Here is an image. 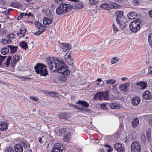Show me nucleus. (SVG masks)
<instances>
[{"label": "nucleus", "instance_id": "f257e3e1", "mask_svg": "<svg viewBox=\"0 0 152 152\" xmlns=\"http://www.w3.org/2000/svg\"><path fill=\"white\" fill-rule=\"evenodd\" d=\"M47 66L53 72H58L61 75L59 77L61 81L65 82L66 80V77L70 73L68 67L64 62L61 59H57L55 60L52 58L46 59Z\"/></svg>", "mask_w": 152, "mask_h": 152}, {"label": "nucleus", "instance_id": "f03ea898", "mask_svg": "<svg viewBox=\"0 0 152 152\" xmlns=\"http://www.w3.org/2000/svg\"><path fill=\"white\" fill-rule=\"evenodd\" d=\"M47 66L44 64L37 63L34 66L35 72L37 74H40V76H45L48 74Z\"/></svg>", "mask_w": 152, "mask_h": 152}, {"label": "nucleus", "instance_id": "7ed1b4c3", "mask_svg": "<svg viewBox=\"0 0 152 152\" xmlns=\"http://www.w3.org/2000/svg\"><path fill=\"white\" fill-rule=\"evenodd\" d=\"M141 22L140 19H137L132 21L129 25L130 30L134 33H136L140 29Z\"/></svg>", "mask_w": 152, "mask_h": 152}, {"label": "nucleus", "instance_id": "20e7f679", "mask_svg": "<svg viewBox=\"0 0 152 152\" xmlns=\"http://www.w3.org/2000/svg\"><path fill=\"white\" fill-rule=\"evenodd\" d=\"M108 93L107 91L105 92H99L95 94L94 97V100L99 99L100 100H107Z\"/></svg>", "mask_w": 152, "mask_h": 152}, {"label": "nucleus", "instance_id": "39448f33", "mask_svg": "<svg viewBox=\"0 0 152 152\" xmlns=\"http://www.w3.org/2000/svg\"><path fill=\"white\" fill-rule=\"evenodd\" d=\"M103 9L108 10L110 9H115L117 8L116 4L115 3L104 2L102 3L100 6Z\"/></svg>", "mask_w": 152, "mask_h": 152}, {"label": "nucleus", "instance_id": "423d86ee", "mask_svg": "<svg viewBox=\"0 0 152 152\" xmlns=\"http://www.w3.org/2000/svg\"><path fill=\"white\" fill-rule=\"evenodd\" d=\"M131 152H140L141 150V144L138 141L132 142L130 145Z\"/></svg>", "mask_w": 152, "mask_h": 152}, {"label": "nucleus", "instance_id": "0eeeda50", "mask_svg": "<svg viewBox=\"0 0 152 152\" xmlns=\"http://www.w3.org/2000/svg\"><path fill=\"white\" fill-rule=\"evenodd\" d=\"M59 6L61 9L63 10L65 14L71 10L73 7V6L71 4L65 3L61 4Z\"/></svg>", "mask_w": 152, "mask_h": 152}, {"label": "nucleus", "instance_id": "6e6552de", "mask_svg": "<svg viewBox=\"0 0 152 152\" xmlns=\"http://www.w3.org/2000/svg\"><path fill=\"white\" fill-rule=\"evenodd\" d=\"M123 15V12L121 11H118L115 14V15L116 17V20L117 23L119 24L121 22V20Z\"/></svg>", "mask_w": 152, "mask_h": 152}, {"label": "nucleus", "instance_id": "1a4fd4ad", "mask_svg": "<svg viewBox=\"0 0 152 152\" xmlns=\"http://www.w3.org/2000/svg\"><path fill=\"white\" fill-rule=\"evenodd\" d=\"M142 97L145 99L150 100L152 99V95L149 91L146 90L143 93Z\"/></svg>", "mask_w": 152, "mask_h": 152}, {"label": "nucleus", "instance_id": "9d476101", "mask_svg": "<svg viewBox=\"0 0 152 152\" xmlns=\"http://www.w3.org/2000/svg\"><path fill=\"white\" fill-rule=\"evenodd\" d=\"M140 101V99L138 97H135L132 98L131 99L132 104L134 106H137Z\"/></svg>", "mask_w": 152, "mask_h": 152}, {"label": "nucleus", "instance_id": "9b49d317", "mask_svg": "<svg viewBox=\"0 0 152 152\" xmlns=\"http://www.w3.org/2000/svg\"><path fill=\"white\" fill-rule=\"evenodd\" d=\"M129 83H126L120 85L119 88V89L121 91L125 92L127 91V88L129 86Z\"/></svg>", "mask_w": 152, "mask_h": 152}, {"label": "nucleus", "instance_id": "f8f14e48", "mask_svg": "<svg viewBox=\"0 0 152 152\" xmlns=\"http://www.w3.org/2000/svg\"><path fill=\"white\" fill-rule=\"evenodd\" d=\"M7 129V125L5 122L3 121L0 123V130L1 131H5Z\"/></svg>", "mask_w": 152, "mask_h": 152}, {"label": "nucleus", "instance_id": "ddd939ff", "mask_svg": "<svg viewBox=\"0 0 152 152\" xmlns=\"http://www.w3.org/2000/svg\"><path fill=\"white\" fill-rule=\"evenodd\" d=\"M14 147L16 152H23V148L20 144H16Z\"/></svg>", "mask_w": 152, "mask_h": 152}, {"label": "nucleus", "instance_id": "4468645a", "mask_svg": "<svg viewBox=\"0 0 152 152\" xmlns=\"http://www.w3.org/2000/svg\"><path fill=\"white\" fill-rule=\"evenodd\" d=\"M76 103L81 104L84 107H87L89 106V104L86 101L79 100L78 102H76Z\"/></svg>", "mask_w": 152, "mask_h": 152}, {"label": "nucleus", "instance_id": "2eb2a0df", "mask_svg": "<svg viewBox=\"0 0 152 152\" xmlns=\"http://www.w3.org/2000/svg\"><path fill=\"white\" fill-rule=\"evenodd\" d=\"M64 148V146L61 144L58 143L55 144L53 148V149H57L58 150H59L60 151H63Z\"/></svg>", "mask_w": 152, "mask_h": 152}, {"label": "nucleus", "instance_id": "dca6fc26", "mask_svg": "<svg viewBox=\"0 0 152 152\" xmlns=\"http://www.w3.org/2000/svg\"><path fill=\"white\" fill-rule=\"evenodd\" d=\"M137 86H140L142 87L140 88V89H145L147 86V83L145 82L144 81H140L139 82L137 83H136Z\"/></svg>", "mask_w": 152, "mask_h": 152}, {"label": "nucleus", "instance_id": "f3484780", "mask_svg": "<svg viewBox=\"0 0 152 152\" xmlns=\"http://www.w3.org/2000/svg\"><path fill=\"white\" fill-rule=\"evenodd\" d=\"M7 47L8 48L9 50H10V53H15L17 51L18 48L17 46L12 45H8Z\"/></svg>", "mask_w": 152, "mask_h": 152}, {"label": "nucleus", "instance_id": "a211bd4d", "mask_svg": "<svg viewBox=\"0 0 152 152\" xmlns=\"http://www.w3.org/2000/svg\"><path fill=\"white\" fill-rule=\"evenodd\" d=\"M139 120L137 117H135L132 120V126L135 128L139 124Z\"/></svg>", "mask_w": 152, "mask_h": 152}, {"label": "nucleus", "instance_id": "6ab92c4d", "mask_svg": "<svg viewBox=\"0 0 152 152\" xmlns=\"http://www.w3.org/2000/svg\"><path fill=\"white\" fill-rule=\"evenodd\" d=\"M109 106L111 108L113 109H119L120 107V104L115 102L110 104Z\"/></svg>", "mask_w": 152, "mask_h": 152}, {"label": "nucleus", "instance_id": "aec40b11", "mask_svg": "<svg viewBox=\"0 0 152 152\" xmlns=\"http://www.w3.org/2000/svg\"><path fill=\"white\" fill-rule=\"evenodd\" d=\"M137 15L135 12H130L127 14V16L129 19H132L135 18Z\"/></svg>", "mask_w": 152, "mask_h": 152}, {"label": "nucleus", "instance_id": "412c9836", "mask_svg": "<svg viewBox=\"0 0 152 152\" xmlns=\"http://www.w3.org/2000/svg\"><path fill=\"white\" fill-rule=\"evenodd\" d=\"M79 1L76 2V3L73 6L74 7V8L76 9H81L83 7V4L82 2H78Z\"/></svg>", "mask_w": 152, "mask_h": 152}, {"label": "nucleus", "instance_id": "4be33fe9", "mask_svg": "<svg viewBox=\"0 0 152 152\" xmlns=\"http://www.w3.org/2000/svg\"><path fill=\"white\" fill-rule=\"evenodd\" d=\"M62 49L63 52H66L68 49L70 50V47H69V45L68 44H62Z\"/></svg>", "mask_w": 152, "mask_h": 152}, {"label": "nucleus", "instance_id": "5701e85b", "mask_svg": "<svg viewBox=\"0 0 152 152\" xmlns=\"http://www.w3.org/2000/svg\"><path fill=\"white\" fill-rule=\"evenodd\" d=\"M35 25L40 30H45V26L39 22H35Z\"/></svg>", "mask_w": 152, "mask_h": 152}, {"label": "nucleus", "instance_id": "b1692460", "mask_svg": "<svg viewBox=\"0 0 152 152\" xmlns=\"http://www.w3.org/2000/svg\"><path fill=\"white\" fill-rule=\"evenodd\" d=\"M20 144L23 146L24 148L29 149L30 147L29 143L26 141H23L20 142Z\"/></svg>", "mask_w": 152, "mask_h": 152}, {"label": "nucleus", "instance_id": "393cba45", "mask_svg": "<svg viewBox=\"0 0 152 152\" xmlns=\"http://www.w3.org/2000/svg\"><path fill=\"white\" fill-rule=\"evenodd\" d=\"M52 21V18L48 19L46 17H45L43 19V23L45 25H48L51 23Z\"/></svg>", "mask_w": 152, "mask_h": 152}, {"label": "nucleus", "instance_id": "a878e982", "mask_svg": "<svg viewBox=\"0 0 152 152\" xmlns=\"http://www.w3.org/2000/svg\"><path fill=\"white\" fill-rule=\"evenodd\" d=\"M58 116L60 118L66 119L69 117V115L66 113H60Z\"/></svg>", "mask_w": 152, "mask_h": 152}, {"label": "nucleus", "instance_id": "bb28decb", "mask_svg": "<svg viewBox=\"0 0 152 152\" xmlns=\"http://www.w3.org/2000/svg\"><path fill=\"white\" fill-rule=\"evenodd\" d=\"M19 45L22 48L25 50L28 48L27 43L25 41H22L20 42L19 43Z\"/></svg>", "mask_w": 152, "mask_h": 152}, {"label": "nucleus", "instance_id": "cd10ccee", "mask_svg": "<svg viewBox=\"0 0 152 152\" xmlns=\"http://www.w3.org/2000/svg\"><path fill=\"white\" fill-rule=\"evenodd\" d=\"M116 82L115 80L114 79H110L106 81V84L108 86L114 84Z\"/></svg>", "mask_w": 152, "mask_h": 152}, {"label": "nucleus", "instance_id": "c85d7f7f", "mask_svg": "<svg viewBox=\"0 0 152 152\" xmlns=\"http://www.w3.org/2000/svg\"><path fill=\"white\" fill-rule=\"evenodd\" d=\"M60 6H59L56 10V12L57 14L59 15H61L63 14H65L64 12L62 9H61Z\"/></svg>", "mask_w": 152, "mask_h": 152}, {"label": "nucleus", "instance_id": "c756f323", "mask_svg": "<svg viewBox=\"0 0 152 152\" xmlns=\"http://www.w3.org/2000/svg\"><path fill=\"white\" fill-rule=\"evenodd\" d=\"M11 42V39L8 37L3 39L2 41V43L4 45L9 44Z\"/></svg>", "mask_w": 152, "mask_h": 152}, {"label": "nucleus", "instance_id": "7c9ffc66", "mask_svg": "<svg viewBox=\"0 0 152 152\" xmlns=\"http://www.w3.org/2000/svg\"><path fill=\"white\" fill-rule=\"evenodd\" d=\"M151 128H148L146 132V135L147 138L148 140H149L151 137Z\"/></svg>", "mask_w": 152, "mask_h": 152}, {"label": "nucleus", "instance_id": "2f4dec72", "mask_svg": "<svg viewBox=\"0 0 152 152\" xmlns=\"http://www.w3.org/2000/svg\"><path fill=\"white\" fill-rule=\"evenodd\" d=\"M128 24V22L126 20H125L123 22H120L119 24L120 26V27L121 29H123L124 28H126Z\"/></svg>", "mask_w": 152, "mask_h": 152}, {"label": "nucleus", "instance_id": "473e14b6", "mask_svg": "<svg viewBox=\"0 0 152 152\" xmlns=\"http://www.w3.org/2000/svg\"><path fill=\"white\" fill-rule=\"evenodd\" d=\"M9 50L7 47L2 48L1 51V53L3 55H5L7 54L9 52Z\"/></svg>", "mask_w": 152, "mask_h": 152}, {"label": "nucleus", "instance_id": "72a5a7b5", "mask_svg": "<svg viewBox=\"0 0 152 152\" xmlns=\"http://www.w3.org/2000/svg\"><path fill=\"white\" fill-rule=\"evenodd\" d=\"M122 147V144L119 143H116L114 145V149L115 150L117 151L119 149Z\"/></svg>", "mask_w": 152, "mask_h": 152}, {"label": "nucleus", "instance_id": "f704fd0d", "mask_svg": "<svg viewBox=\"0 0 152 152\" xmlns=\"http://www.w3.org/2000/svg\"><path fill=\"white\" fill-rule=\"evenodd\" d=\"M148 39L149 45L152 48V34H149Z\"/></svg>", "mask_w": 152, "mask_h": 152}, {"label": "nucleus", "instance_id": "c9c22d12", "mask_svg": "<svg viewBox=\"0 0 152 152\" xmlns=\"http://www.w3.org/2000/svg\"><path fill=\"white\" fill-rule=\"evenodd\" d=\"M7 37H8L10 39H14L16 38V35L14 33H11L8 34L7 35Z\"/></svg>", "mask_w": 152, "mask_h": 152}, {"label": "nucleus", "instance_id": "e433bc0d", "mask_svg": "<svg viewBox=\"0 0 152 152\" xmlns=\"http://www.w3.org/2000/svg\"><path fill=\"white\" fill-rule=\"evenodd\" d=\"M65 61L66 62L69 64L71 65L73 64V60L71 58H65Z\"/></svg>", "mask_w": 152, "mask_h": 152}, {"label": "nucleus", "instance_id": "4c0bfd02", "mask_svg": "<svg viewBox=\"0 0 152 152\" xmlns=\"http://www.w3.org/2000/svg\"><path fill=\"white\" fill-rule=\"evenodd\" d=\"M119 60V58H118L114 57L111 59V63L112 64H114L118 62Z\"/></svg>", "mask_w": 152, "mask_h": 152}, {"label": "nucleus", "instance_id": "58836bf2", "mask_svg": "<svg viewBox=\"0 0 152 152\" xmlns=\"http://www.w3.org/2000/svg\"><path fill=\"white\" fill-rule=\"evenodd\" d=\"M11 58V57L10 56H9L7 59L5 63V64L7 67H8L9 65L10 61Z\"/></svg>", "mask_w": 152, "mask_h": 152}, {"label": "nucleus", "instance_id": "ea45409f", "mask_svg": "<svg viewBox=\"0 0 152 152\" xmlns=\"http://www.w3.org/2000/svg\"><path fill=\"white\" fill-rule=\"evenodd\" d=\"M10 5L13 7L17 8L19 7V4L17 2H13L10 3Z\"/></svg>", "mask_w": 152, "mask_h": 152}, {"label": "nucleus", "instance_id": "a19ab883", "mask_svg": "<svg viewBox=\"0 0 152 152\" xmlns=\"http://www.w3.org/2000/svg\"><path fill=\"white\" fill-rule=\"evenodd\" d=\"M20 34L21 35V36H20L19 38L21 37V36L24 37L25 34V31L23 30L22 28H21L20 29Z\"/></svg>", "mask_w": 152, "mask_h": 152}, {"label": "nucleus", "instance_id": "79ce46f5", "mask_svg": "<svg viewBox=\"0 0 152 152\" xmlns=\"http://www.w3.org/2000/svg\"><path fill=\"white\" fill-rule=\"evenodd\" d=\"M45 30H40L39 31H37L36 32H34V35H39L41 34L42 33L44 32Z\"/></svg>", "mask_w": 152, "mask_h": 152}, {"label": "nucleus", "instance_id": "37998d69", "mask_svg": "<svg viewBox=\"0 0 152 152\" xmlns=\"http://www.w3.org/2000/svg\"><path fill=\"white\" fill-rule=\"evenodd\" d=\"M69 138V135L66 134L65 136H64L63 138V140L64 142H66L68 141V140Z\"/></svg>", "mask_w": 152, "mask_h": 152}, {"label": "nucleus", "instance_id": "c03bdc74", "mask_svg": "<svg viewBox=\"0 0 152 152\" xmlns=\"http://www.w3.org/2000/svg\"><path fill=\"white\" fill-rule=\"evenodd\" d=\"M48 94H49L51 96L53 97L56 96L58 95V94L57 93L53 91L49 92Z\"/></svg>", "mask_w": 152, "mask_h": 152}, {"label": "nucleus", "instance_id": "a18cd8bd", "mask_svg": "<svg viewBox=\"0 0 152 152\" xmlns=\"http://www.w3.org/2000/svg\"><path fill=\"white\" fill-rule=\"evenodd\" d=\"M17 62L16 61V59H14V58H12L11 61V63L10 64L11 66L12 67H13L14 66L15 64Z\"/></svg>", "mask_w": 152, "mask_h": 152}, {"label": "nucleus", "instance_id": "49530a36", "mask_svg": "<svg viewBox=\"0 0 152 152\" xmlns=\"http://www.w3.org/2000/svg\"><path fill=\"white\" fill-rule=\"evenodd\" d=\"M141 140L142 142H145V134L143 133L141 137Z\"/></svg>", "mask_w": 152, "mask_h": 152}, {"label": "nucleus", "instance_id": "de8ad7c7", "mask_svg": "<svg viewBox=\"0 0 152 152\" xmlns=\"http://www.w3.org/2000/svg\"><path fill=\"white\" fill-rule=\"evenodd\" d=\"M5 152H14V151L11 147H8L6 148Z\"/></svg>", "mask_w": 152, "mask_h": 152}, {"label": "nucleus", "instance_id": "09e8293b", "mask_svg": "<svg viewBox=\"0 0 152 152\" xmlns=\"http://www.w3.org/2000/svg\"><path fill=\"white\" fill-rule=\"evenodd\" d=\"M147 74L150 75L151 76H152V66H149L148 67V72Z\"/></svg>", "mask_w": 152, "mask_h": 152}, {"label": "nucleus", "instance_id": "8fccbe9b", "mask_svg": "<svg viewBox=\"0 0 152 152\" xmlns=\"http://www.w3.org/2000/svg\"><path fill=\"white\" fill-rule=\"evenodd\" d=\"M89 2L91 4H95L98 1V0H89Z\"/></svg>", "mask_w": 152, "mask_h": 152}, {"label": "nucleus", "instance_id": "3c124183", "mask_svg": "<svg viewBox=\"0 0 152 152\" xmlns=\"http://www.w3.org/2000/svg\"><path fill=\"white\" fill-rule=\"evenodd\" d=\"M132 3L135 6H137L140 3V0H134Z\"/></svg>", "mask_w": 152, "mask_h": 152}, {"label": "nucleus", "instance_id": "603ef678", "mask_svg": "<svg viewBox=\"0 0 152 152\" xmlns=\"http://www.w3.org/2000/svg\"><path fill=\"white\" fill-rule=\"evenodd\" d=\"M29 98L31 99L34 101H37L38 100V98L37 97H35L33 96H30Z\"/></svg>", "mask_w": 152, "mask_h": 152}, {"label": "nucleus", "instance_id": "864d4df0", "mask_svg": "<svg viewBox=\"0 0 152 152\" xmlns=\"http://www.w3.org/2000/svg\"><path fill=\"white\" fill-rule=\"evenodd\" d=\"M113 27L115 33L118 32V29L113 23Z\"/></svg>", "mask_w": 152, "mask_h": 152}, {"label": "nucleus", "instance_id": "5fc2aeb1", "mask_svg": "<svg viewBox=\"0 0 152 152\" xmlns=\"http://www.w3.org/2000/svg\"><path fill=\"white\" fill-rule=\"evenodd\" d=\"M24 15V13H22L20 14V15L17 17V19L18 20H20L23 16Z\"/></svg>", "mask_w": 152, "mask_h": 152}, {"label": "nucleus", "instance_id": "6e6d98bb", "mask_svg": "<svg viewBox=\"0 0 152 152\" xmlns=\"http://www.w3.org/2000/svg\"><path fill=\"white\" fill-rule=\"evenodd\" d=\"M12 58L15 59L16 61H18L20 59V57L17 55H15Z\"/></svg>", "mask_w": 152, "mask_h": 152}, {"label": "nucleus", "instance_id": "4d7b16f0", "mask_svg": "<svg viewBox=\"0 0 152 152\" xmlns=\"http://www.w3.org/2000/svg\"><path fill=\"white\" fill-rule=\"evenodd\" d=\"M118 152H124V148L122 147L120 148L117 151Z\"/></svg>", "mask_w": 152, "mask_h": 152}, {"label": "nucleus", "instance_id": "13d9d810", "mask_svg": "<svg viewBox=\"0 0 152 152\" xmlns=\"http://www.w3.org/2000/svg\"><path fill=\"white\" fill-rule=\"evenodd\" d=\"M100 107L102 109H105L106 107V104L105 103H102L100 105Z\"/></svg>", "mask_w": 152, "mask_h": 152}, {"label": "nucleus", "instance_id": "bf43d9fd", "mask_svg": "<svg viewBox=\"0 0 152 152\" xmlns=\"http://www.w3.org/2000/svg\"><path fill=\"white\" fill-rule=\"evenodd\" d=\"M62 150H58L57 149H52V150L51 152H62Z\"/></svg>", "mask_w": 152, "mask_h": 152}, {"label": "nucleus", "instance_id": "052dcab7", "mask_svg": "<svg viewBox=\"0 0 152 152\" xmlns=\"http://www.w3.org/2000/svg\"><path fill=\"white\" fill-rule=\"evenodd\" d=\"M66 58H71L70 57V53H67L65 56Z\"/></svg>", "mask_w": 152, "mask_h": 152}, {"label": "nucleus", "instance_id": "680f3d73", "mask_svg": "<svg viewBox=\"0 0 152 152\" xmlns=\"http://www.w3.org/2000/svg\"><path fill=\"white\" fill-rule=\"evenodd\" d=\"M6 2L4 0H0V5H5Z\"/></svg>", "mask_w": 152, "mask_h": 152}, {"label": "nucleus", "instance_id": "e2e57ef3", "mask_svg": "<svg viewBox=\"0 0 152 152\" xmlns=\"http://www.w3.org/2000/svg\"><path fill=\"white\" fill-rule=\"evenodd\" d=\"M77 109L82 111H84L85 110V108L81 107H79L77 108Z\"/></svg>", "mask_w": 152, "mask_h": 152}, {"label": "nucleus", "instance_id": "0e129e2a", "mask_svg": "<svg viewBox=\"0 0 152 152\" xmlns=\"http://www.w3.org/2000/svg\"><path fill=\"white\" fill-rule=\"evenodd\" d=\"M12 9H8L7 10V12H6H6H5V15H7V14H9V12L11 11V10Z\"/></svg>", "mask_w": 152, "mask_h": 152}, {"label": "nucleus", "instance_id": "69168bd1", "mask_svg": "<svg viewBox=\"0 0 152 152\" xmlns=\"http://www.w3.org/2000/svg\"><path fill=\"white\" fill-rule=\"evenodd\" d=\"M90 110L88 108H85V111H85V112H88V113H90Z\"/></svg>", "mask_w": 152, "mask_h": 152}, {"label": "nucleus", "instance_id": "338daca9", "mask_svg": "<svg viewBox=\"0 0 152 152\" xmlns=\"http://www.w3.org/2000/svg\"><path fill=\"white\" fill-rule=\"evenodd\" d=\"M150 17L152 19V11H150L149 12Z\"/></svg>", "mask_w": 152, "mask_h": 152}, {"label": "nucleus", "instance_id": "774afa93", "mask_svg": "<svg viewBox=\"0 0 152 152\" xmlns=\"http://www.w3.org/2000/svg\"><path fill=\"white\" fill-rule=\"evenodd\" d=\"M110 149H107V151L108 152H111L113 150V148H111L110 147V148H109Z\"/></svg>", "mask_w": 152, "mask_h": 152}]
</instances>
